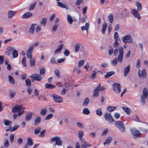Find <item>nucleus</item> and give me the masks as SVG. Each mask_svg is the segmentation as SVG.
I'll return each mask as SVG.
<instances>
[{
    "instance_id": "8",
    "label": "nucleus",
    "mask_w": 148,
    "mask_h": 148,
    "mask_svg": "<svg viewBox=\"0 0 148 148\" xmlns=\"http://www.w3.org/2000/svg\"><path fill=\"white\" fill-rule=\"evenodd\" d=\"M29 77L33 79L32 80V81H34L35 80H36L38 81H40L42 79L41 76L37 73H35L34 74L31 75Z\"/></svg>"
},
{
    "instance_id": "20",
    "label": "nucleus",
    "mask_w": 148,
    "mask_h": 148,
    "mask_svg": "<svg viewBox=\"0 0 148 148\" xmlns=\"http://www.w3.org/2000/svg\"><path fill=\"white\" fill-rule=\"evenodd\" d=\"M33 114L32 112L26 114L25 116V121H29L31 119Z\"/></svg>"
},
{
    "instance_id": "32",
    "label": "nucleus",
    "mask_w": 148,
    "mask_h": 148,
    "mask_svg": "<svg viewBox=\"0 0 148 148\" xmlns=\"http://www.w3.org/2000/svg\"><path fill=\"white\" fill-rule=\"evenodd\" d=\"M67 20L70 24H71L72 23L73 20L71 15H67Z\"/></svg>"
},
{
    "instance_id": "44",
    "label": "nucleus",
    "mask_w": 148,
    "mask_h": 148,
    "mask_svg": "<svg viewBox=\"0 0 148 148\" xmlns=\"http://www.w3.org/2000/svg\"><path fill=\"white\" fill-rule=\"evenodd\" d=\"M47 112V110L46 108H42L41 109L40 114L42 116L45 115Z\"/></svg>"
},
{
    "instance_id": "43",
    "label": "nucleus",
    "mask_w": 148,
    "mask_h": 148,
    "mask_svg": "<svg viewBox=\"0 0 148 148\" xmlns=\"http://www.w3.org/2000/svg\"><path fill=\"white\" fill-rule=\"evenodd\" d=\"M83 112L84 114L88 115L90 113V112L88 108H85L83 110Z\"/></svg>"
},
{
    "instance_id": "37",
    "label": "nucleus",
    "mask_w": 148,
    "mask_h": 148,
    "mask_svg": "<svg viewBox=\"0 0 148 148\" xmlns=\"http://www.w3.org/2000/svg\"><path fill=\"white\" fill-rule=\"evenodd\" d=\"M45 88L49 89H53L55 87V86L49 84L48 83H46L45 85Z\"/></svg>"
},
{
    "instance_id": "1",
    "label": "nucleus",
    "mask_w": 148,
    "mask_h": 148,
    "mask_svg": "<svg viewBox=\"0 0 148 148\" xmlns=\"http://www.w3.org/2000/svg\"><path fill=\"white\" fill-rule=\"evenodd\" d=\"M119 53L118 54V58H115L111 62V64L114 66H115L118 62L120 63L122 62L123 54L124 49L122 47H120L119 48Z\"/></svg>"
},
{
    "instance_id": "62",
    "label": "nucleus",
    "mask_w": 148,
    "mask_h": 148,
    "mask_svg": "<svg viewBox=\"0 0 148 148\" xmlns=\"http://www.w3.org/2000/svg\"><path fill=\"white\" fill-rule=\"evenodd\" d=\"M96 75H97L96 72L95 71H93L92 74L91 75V78H92L93 79H95Z\"/></svg>"
},
{
    "instance_id": "15",
    "label": "nucleus",
    "mask_w": 148,
    "mask_h": 148,
    "mask_svg": "<svg viewBox=\"0 0 148 148\" xmlns=\"http://www.w3.org/2000/svg\"><path fill=\"white\" fill-rule=\"evenodd\" d=\"M130 67V65H128L126 67L124 68L123 71V75L124 77H126L129 72Z\"/></svg>"
},
{
    "instance_id": "60",
    "label": "nucleus",
    "mask_w": 148,
    "mask_h": 148,
    "mask_svg": "<svg viewBox=\"0 0 148 148\" xmlns=\"http://www.w3.org/2000/svg\"><path fill=\"white\" fill-rule=\"evenodd\" d=\"M83 2V0H77L75 2V4L77 6H79Z\"/></svg>"
},
{
    "instance_id": "6",
    "label": "nucleus",
    "mask_w": 148,
    "mask_h": 148,
    "mask_svg": "<svg viewBox=\"0 0 148 148\" xmlns=\"http://www.w3.org/2000/svg\"><path fill=\"white\" fill-rule=\"evenodd\" d=\"M121 85L117 83H114L113 85V90L117 93H119L121 91Z\"/></svg>"
},
{
    "instance_id": "61",
    "label": "nucleus",
    "mask_w": 148,
    "mask_h": 148,
    "mask_svg": "<svg viewBox=\"0 0 148 148\" xmlns=\"http://www.w3.org/2000/svg\"><path fill=\"white\" fill-rule=\"evenodd\" d=\"M14 138V135L13 134H11L10 135V141L11 143H13Z\"/></svg>"
},
{
    "instance_id": "27",
    "label": "nucleus",
    "mask_w": 148,
    "mask_h": 148,
    "mask_svg": "<svg viewBox=\"0 0 148 148\" xmlns=\"http://www.w3.org/2000/svg\"><path fill=\"white\" fill-rule=\"evenodd\" d=\"M41 118L39 116L37 117L35 119L34 125H37L39 124L40 122Z\"/></svg>"
},
{
    "instance_id": "49",
    "label": "nucleus",
    "mask_w": 148,
    "mask_h": 148,
    "mask_svg": "<svg viewBox=\"0 0 148 148\" xmlns=\"http://www.w3.org/2000/svg\"><path fill=\"white\" fill-rule=\"evenodd\" d=\"M108 19L110 23H112L113 21V16L112 14H110L108 16Z\"/></svg>"
},
{
    "instance_id": "36",
    "label": "nucleus",
    "mask_w": 148,
    "mask_h": 148,
    "mask_svg": "<svg viewBox=\"0 0 148 148\" xmlns=\"http://www.w3.org/2000/svg\"><path fill=\"white\" fill-rule=\"evenodd\" d=\"M116 107L115 106H109L107 108V110L110 112H112L116 109Z\"/></svg>"
},
{
    "instance_id": "58",
    "label": "nucleus",
    "mask_w": 148,
    "mask_h": 148,
    "mask_svg": "<svg viewBox=\"0 0 148 148\" xmlns=\"http://www.w3.org/2000/svg\"><path fill=\"white\" fill-rule=\"evenodd\" d=\"M54 73L58 77H60V71H59V70H58L57 69H56L54 70Z\"/></svg>"
},
{
    "instance_id": "4",
    "label": "nucleus",
    "mask_w": 148,
    "mask_h": 148,
    "mask_svg": "<svg viewBox=\"0 0 148 148\" xmlns=\"http://www.w3.org/2000/svg\"><path fill=\"white\" fill-rule=\"evenodd\" d=\"M115 126L121 131L123 132L125 131L124 125L122 122L120 121H116L115 123Z\"/></svg>"
},
{
    "instance_id": "63",
    "label": "nucleus",
    "mask_w": 148,
    "mask_h": 148,
    "mask_svg": "<svg viewBox=\"0 0 148 148\" xmlns=\"http://www.w3.org/2000/svg\"><path fill=\"white\" fill-rule=\"evenodd\" d=\"M53 116V115L52 114H50L47 115L45 117V119L48 120L52 118Z\"/></svg>"
},
{
    "instance_id": "25",
    "label": "nucleus",
    "mask_w": 148,
    "mask_h": 148,
    "mask_svg": "<svg viewBox=\"0 0 148 148\" xmlns=\"http://www.w3.org/2000/svg\"><path fill=\"white\" fill-rule=\"evenodd\" d=\"M36 25L37 24H33L31 25L29 32V33L32 34L33 33L34 30L35 25Z\"/></svg>"
},
{
    "instance_id": "31",
    "label": "nucleus",
    "mask_w": 148,
    "mask_h": 148,
    "mask_svg": "<svg viewBox=\"0 0 148 148\" xmlns=\"http://www.w3.org/2000/svg\"><path fill=\"white\" fill-rule=\"evenodd\" d=\"M8 78L10 83L12 84H14L15 83V80L13 77L10 75H9Z\"/></svg>"
},
{
    "instance_id": "35",
    "label": "nucleus",
    "mask_w": 148,
    "mask_h": 148,
    "mask_svg": "<svg viewBox=\"0 0 148 148\" xmlns=\"http://www.w3.org/2000/svg\"><path fill=\"white\" fill-rule=\"evenodd\" d=\"M27 145H28L29 146H32L33 145V140L30 138H27V142L26 143Z\"/></svg>"
},
{
    "instance_id": "5",
    "label": "nucleus",
    "mask_w": 148,
    "mask_h": 148,
    "mask_svg": "<svg viewBox=\"0 0 148 148\" xmlns=\"http://www.w3.org/2000/svg\"><path fill=\"white\" fill-rule=\"evenodd\" d=\"M104 117L106 120L109 123L114 122V119L110 113H106L104 115Z\"/></svg>"
},
{
    "instance_id": "9",
    "label": "nucleus",
    "mask_w": 148,
    "mask_h": 148,
    "mask_svg": "<svg viewBox=\"0 0 148 148\" xmlns=\"http://www.w3.org/2000/svg\"><path fill=\"white\" fill-rule=\"evenodd\" d=\"M131 132L132 134L133 135L138 138L140 137L141 133L138 130L134 128L131 129Z\"/></svg>"
},
{
    "instance_id": "53",
    "label": "nucleus",
    "mask_w": 148,
    "mask_h": 148,
    "mask_svg": "<svg viewBox=\"0 0 148 148\" xmlns=\"http://www.w3.org/2000/svg\"><path fill=\"white\" fill-rule=\"evenodd\" d=\"M108 128L105 129L102 133L101 136H105L108 132Z\"/></svg>"
},
{
    "instance_id": "13",
    "label": "nucleus",
    "mask_w": 148,
    "mask_h": 148,
    "mask_svg": "<svg viewBox=\"0 0 148 148\" xmlns=\"http://www.w3.org/2000/svg\"><path fill=\"white\" fill-rule=\"evenodd\" d=\"M100 86V84H99L97 87L94 90V93L92 96V97H97L99 95V88Z\"/></svg>"
},
{
    "instance_id": "28",
    "label": "nucleus",
    "mask_w": 148,
    "mask_h": 148,
    "mask_svg": "<svg viewBox=\"0 0 148 148\" xmlns=\"http://www.w3.org/2000/svg\"><path fill=\"white\" fill-rule=\"evenodd\" d=\"M81 44L79 43H76L75 45V52H78L80 49Z\"/></svg>"
},
{
    "instance_id": "29",
    "label": "nucleus",
    "mask_w": 148,
    "mask_h": 148,
    "mask_svg": "<svg viewBox=\"0 0 148 148\" xmlns=\"http://www.w3.org/2000/svg\"><path fill=\"white\" fill-rule=\"evenodd\" d=\"M12 55L13 58H16L18 56L17 51L15 49H14L12 52Z\"/></svg>"
},
{
    "instance_id": "42",
    "label": "nucleus",
    "mask_w": 148,
    "mask_h": 148,
    "mask_svg": "<svg viewBox=\"0 0 148 148\" xmlns=\"http://www.w3.org/2000/svg\"><path fill=\"white\" fill-rule=\"evenodd\" d=\"M58 139H60V137H56L51 138L50 139V142H56L57 140H58Z\"/></svg>"
},
{
    "instance_id": "59",
    "label": "nucleus",
    "mask_w": 148,
    "mask_h": 148,
    "mask_svg": "<svg viewBox=\"0 0 148 148\" xmlns=\"http://www.w3.org/2000/svg\"><path fill=\"white\" fill-rule=\"evenodd\" d=\"M33 46H30L27 50V52L32 53L33 51Z\"/></svg>"
},
{
    "instance_id": "54",
    "label": "nucleus",
    "mask_w": 148,
    "mask_h": 148,
    "mask_svg": "<svg viewBox=\"0 0 148 148\" xmlns=\"http://www.w3.org/2000/svg\"><path fill=\"white\" fill-rule=\"evenodd\" d=\"M45 69L44 68H43L40 69V75H42L45 74Z\"/></svg>"
},
{
    "instance_id": "55",
    "label": "nucleus",
    "mask_w": 148,
    "mask_h": 148,
    "mask_svg": "<svg viewBox=\"0 0 148 148\" xmlns=\"http://www.w3.org/2000/svg\"><path fill=\"white\" fill-rule=\"evenodd\" d=\"M26 58L25 57H23L22 59L21 62L23 64V65L24 66L26 67L27 64L26 63Z\"/></svg>"
},
{
    "instance_id": "38",
    "label": "nucleus",
    "mask_w": 148,
    "mask_h": 148,
    "mask_svg": "<svg viewBox=\"0 0 148 148\" xmlns=\"http://www.w3.org/2000/svg\"><path fill=\"white\" fill-rule=\"evenodd\" d=\"M62 145V142L60 140V139H58V140H57L56 141L55 143L54 144V145L56 146V145H58V146H61Z\"/></svg>"
},
{
    "instance_id": "40",
    "label": "nucleus",
    "mask_w": 148,
    "mask_h": 148,
    "mask_svg": "<svg viewBox=\"0 0 148 148\" xmlns=\"http://www.w3.org/2000/svg\"><path fill=\"white\" fill-rule=\"evenodd\" d=\"M36 4V2H34L33 3H31L30 4V8L29 10V11L33 10L35 8Z\"/></svg>"
},
{
    "instance_id": "50",
    "label": "nucleus",
    "mask_w": 148,
    "mask_h": 148,
    "mask_svg": "<svg viewBox=\"0 0 148 148\" xmlns=\"http://www.w3.org/2000/svg\"><path fill=\"white\" fill-rule=\"evenodd\" d=\"M84 60H80L78 63V67L79 68L82 67L84 63Z\"/></svg>"
},
{
    "instance_id": "57",
    "label": "nucleus",
    "mask_w": 148,
    "mask_h": 148,
    "mask_svg": "<svg viewBox=\"0 0 148 148\" xmlns=\"http://www.w3.org/2000/svg\"><path fill=\"white\" fill-rule=\"evenodd\" d=\"M110 48L108 50V54L110 55H111L112 54V53H113L114 49L112 48V47H110Z\"/></svg>"
},
{
    "instance_id": "16",
    "label": "nucleus",
    "mask_w": 148,
    "mask_h": 148,
    "mask_svg": "<svg viewBox=\"0 0 148 148\" xmlns=\"http://www.w3.org/2000/svg\"><path fill=\"white\" fill-rule=\"evenodd\" d=\"M91 145H89L86 141H82L81 142V148H86L87 147H90Z\"/></svg>"
},
{
    "instance_id": "22",
    "label": "nucleus",
    "mask_w": 148,
    "mask_h": 148,
    "mask_svg": "<svg viewBox=\"0 0 148 148\" xmlns=\"http://www.w3.org/2000/svg\"><path fill=\"white\" fill-rule=\"evenodd\" d=\"M115 73V72L114 71H111L109 72H107L106 74L105 75L104 78H107L113 75Z\"/></svg>"
},
{
    "instance_id": "39",
    "label": "nucleus",
    "mask_w": 148,
    "mask_h": 148,
    "mask_svg": "<svg viewBox=\"0 0 148 148\" xmlns=\"http://www.w3.org/2000/svg\"><path fill=\"white\" fill-rule=\"evenodd\" d=\"M144 97V98L146 99L148 95V91L147 89L145 88L143 91V95Z\"/></svg>"
},
{
    "instance_id": "23",
    "label": "nucleus",
    "mask_w": 148,
    "mask_h": 148,
    "mask_svg": "<svg viewBox=\"0 0 148 148\" xmlns=\"http://www.w3.org/2000/svg\"><path fill=\"white\" fill-rule=\"evenodd\" d=\"M16 12L10 10L8 12V17L10 18H12L16 14Z\"/></svg>"
},
{
    "instance_id": "64",
    "label": "nucleus",
    "mask_w": 148,
    "mask_h": 148,
    "mask_svg": "<svg viewBox=\"0 0 148 148\" xmlns=\"http://www.w3.org/2000/svg\"><path fill=\"white\" fill-rule=\"evenodd\" d=\"M69 53H70V52L68 50L66 49H65L64 52V55L66 56H68L69 55Z\"/></svg>"
},
{
    "instance_id": "19",
    "label": "nucleus",
    "mask_w": 148,
    "mask_h": 148,
    "mask_svg": "<svg viewBox=\"0 0 148 148\" xmlns=\"http://www.w3.org/2000/svg\"><path fill=\"white\" fill-rule=\"evenodd\" d=\"M63 47V45L61 44L60 45L58 46V48L54 52V54H56L60 52L61 50L62 49Z\"/></svg>"
},
{
    "instance_id": "12",
    "label": "nucleus",
    "mask_w": 148,
    "mask_h": 148,
    "mask_svg": "<svg viewBox=\"0 0 148 148\" xmlns=\"http://www.w3.org/2000/svg\"><path fill=\"white\" fill-rule=\"evenodd\" d=\"M14 49H15V48L14 47H9L7 48L5 53L8 56H10L12 52Z\"/></svg>"
},
{
    "instance_id": "18",
    "label": "nucleus",
    "mask_w": 148,
    "mask_h": 148,
    "mask_svg": "<svg viewBox=\"0 0 148 148\" xmlns=\"http://www.w3.org/2000/svg\"><path fill=\"white\" fill-rule=\"evenodd\" d=\"M112 138L111 137H109L103 143V144L104 145H109L111 142Z\"/></svg>"
},
{
    "instance_id": "33",
    "label": "nucleus",
    "mask_w": 148,
    "mask_h": 148,
    "mask_svg": "<svg viewBox=\"0 0 148 148\" xmlns=\"http://www.w3.org/2000/svg\"><path fill=\"white\" fill-rule=\"evenodd\" d=\"M122 108L127 114H130L131 112V110L129 108L126 107V106H124Z\"/></svg>"
},
{
    "instance_id": "56",
    "label": "nucleus",
    "mask_w": 148,
    "mask_h": 148,
    "mask_svg": "<svg viewBox=\"0 0 148 148\" xmlns=\"http://www.w3.org/2000/svg\"><path fill=\"white\" fill-rule=\"evenodd\" d=\"M140 59H138L137 60V63L136 64V67L137 68H139L140 67Z\"/></svg>"
},
{
    "instance_id": "2",
    "label": "nucleus",
    "mask_w": 148,
    "mask_h": 148,
    "mask_svg": "<svg viewBox=\"0 0 148 148\" xmlns=\"http://www.w3.org/2000/svg\"><path fill=\"white\" fill-rule=\"evenodd\" d=\"M25 108L21 106L16 105L12 109V112H13L15 113L18 112L17 114H15L13 115L14 119H15L18 115V116H20L23 114L24 112Z\"/></svg>"
},
{
    "instance_id": "24",
    "label": "nucleus",
    "mask_w": 148,
    "mask_h": 148,
    "mask_svg": "<svg viewBox=\"0 0 148 148\" xmlns=\"http://www.w3.org/2000/svg\"><path fill=\"white\" fill-rule=\"evenodd\" d=\"M96 114L98 116H100L102 114L101 109L100 108H99L96 110Z\"/></svg>"
},
{
    "instance_id": "10",
    "label": "nucleus",
    "mask_w": 148,
    "mask_h": 148,
    "mask_svg": "<svg viewBox=\"0 0 148 148\" xmlns=\"http://www.w3.org/2000/svg\"><path fill=\"white\" fill-rule=\"evenodd\" d=\"M52 96L55 102H56L61 103L63 101V98L55 94L52 95Z\"/></svg>"
},
{
    "instance_id": "52",
    "label": "nucleus",
    "mask_w": 148,
    "mask_h": 148,
    "mask_svg": "<svg viewBox=\"0 0 148 148\" xmlns=\"http://www.w3.org/2000/svg\"><path fill=\"white\" fill-rule=\"evenodd\" d=\"M84 135V132H83L79 131H78V137L80 139H81Z\"/></svg>"
},
{
    "instance_id": "11",
    "label": "nucleus",
    "mask_w": 148,
    "mask_h": 148,
    "mask_svg": "<svg viewBox=\"0 0 148 148\" xmlns=\"http://www.w3.org/2000/svg\"><path fill=\"white\" fill-rule=\"evenodd\" d=\"M138 75L140 78L142 77L143 79H144L146 78L147 75L146 71L145 69H144L142 70L141 73L140 71L138 72Z\"/></svg>"
},
{
    "instance_id": "14",
    "label": "nucleus",
    "mask_w": 148,
    "mask_h": 148,
    "mask_svg": "<svg viewBox=\"0 0 148 148\" xmlns=\"http://www.w3.org/2000/svg\"><path fill=\"white\" fill-rule=\"evenodd\" d=\"M32 16V14L30 12H27L25 13L22 16L23 19H26Z\"/></svg>"
},
{
    "instance_id": "17",
    "label": "nucleus",
    "mask_w": 148,
    "mask_h": 148,
    "mask_svg": "<svg viewBox=\"0 0 148 148\" xmlns=\"http://www.w3.org/2000/svg\"><path fill=\"white\" fill-rule=\"evenodd\" d=\"M57 5L59 7L62 8H65L67 10L69 9V7L66 5L60 2H57Z\"/></svg>"
},
{
    "instance_id": "7",
    "label": "nucleus",
    "mask_w": 148,
    "mask_h": 148,
    "mask_svg": "<svg viewBox=\"0 0 148 148\" xmlns=\"http://www.w3.org/2000/svg\"><path fill=\"white\" fill-rule=\"evenodd\" d=\"M131 13L132 14L134 17L137 18L138 20H140L141 18V16L138 12V11L134 9H131Z\"/></svg>"
},
{
    "instance_id": "47",
    "label": "nucleus",
    "mask_w": 148,
    "mask_h": 148,
    "mask_svg": "<svg viewBox=\"0 0 148 148\" xmlns=\"http://www.w3.org/2000/svg\"><path fill=\"white\" fill-rule=\"evenodd\" d=\"M59 26L58 24H56L53 26L51 31L52 32H55L57 30L58 27Z\"/></svg>"
},
{
    "instance_id": "21",
    "label": "nucleus",
    "mask_w": 148,
    "mask_h": 148,
    "mask_svg": "<svg viewBox=\"0 0 148 148\" xmlns=\"http://www.w3.org/2000/svg\"><path fill=\"white\" fill-rule=\"evenodd\" d=\"M90 25L89 23H87L85 24V26H83L81 27V29L82 31L86 30L88 32V30L89 28Z\"/></svg>"
},
{
    "instance_id": "48",
    "label": "nucleus",
    "mask_w": 148,
    "mask_h": 148,
    "mask_svg": "<svg viewBox=\"0 0 148 148\" xmlns=\"http://www.w3.org/2000/svg\"><path fill=\"white\" fill-rule=\"evenodd\" d=\"M30 65L31 66H33L35 65V60L34 59H30Z\"/></svg>"
},
{
    "instance_id": "51",
    "label": "nucleus",
    "mask_w": 148,
    "mask_h": 148,
    "mask_svg": "<svg viewBox=\"0 0 148 148\" xmlns=\"http://www.w3.org/2000/svg\"><path fill=\"white\" fill-rule=\"evenodd\" d=\"M41 130V127H39L36 128L34 130V134H37L39 133Z\"/></svg>"
},
{
    "instance_id": "26",
    "label": "nucleus",
    "mask_w": 148,
    "mask_h": 148,
    "mask_svg": "<svg viewBox=\"0 0 148 148\" xmlns=\"http://www.w3.org/2000/svg\"><path fill=\"white\" fill-rule=\"evenodd\" d=\"M47 18H44L40 22V25L41 26L43 27H45V26L46 24L47 21Z\"/></svg>"
},
{
    "instance_id": "45",
    "label": "nucleus",
    "mask_w": 148,
    "mask_h": 148,
    "mask_svg": "<svg viewBox=\"0 0 148 148\" xmlns=\"http://www.w3.org/2000/svg\"><path fill=\"white\" fill-rule=\"evenodd\" d=\"M89 99L88 98H86L83 103V105L84 106H87L89 102Z\"/></svg>"
},
{
    "instance_id": "46",
    "label": "nucleus",
    "mask_w": 148,
    "mask_h": 148,
    "mask_svg": "<svg viewBox=\"0 0 148 148\" xmlns=\"http://www.w3.org/2000/svg\"><path fill=\"white\" fill-rule=\"evenodd\" d=\"M26 86H31V81L29 78H27L25 80Z\"/></svg>"
},
{
    "instance_id": "30",
    "label": "nucleus",
    "mask_w": 148,
    "mask_h": 148,
    "mask_svg": "<svg viewBox=\"0 0 148 148\" xmlns=\"http://www.w3.org/2000/svg\"><path fill=\"white\" fill-rule=\"evenodd\" d=\"M136 6L137 7V10L139 11L141 10L142 9L141 4L139 2H137L136 3Z\"/></svg>"
},
{
    "instance_id": "3",
    "label": "nucleus",
    "mask_w": 148,
    "mask_h": 148,
    "mask_svg": "<svg viewBox=\"0 0 148 148\" xmlns=\"http://www.w3.org/2000/svg\"><path fill=\"white\" fill-rule=\"evenodd\" d=\"M123 42L126 43H131L132 42V38L130 35H126L123 36L121 38Z\"/></svg>"
},
{
    "instance_id": "41",
    "label": "nucleus",
    "mask_w": 148,
    "mask_h": 148,
    "mask_svg": "<svg viewBox=\"0 0 148 148\" xmlns=\"http://www.w3.org/2000/svg\"><path fill=\"white\" fill-rule=\"evenodd\" d=\"M3 123L5 125H8L12 123V122L8 120L4 119L3 120Z\"/></svg>"
},
{
    "instance_id": "34",
    "label": "nucleus",
    "mask_w": 148,
    "mask_h": 148,
    "mask_svg": "<svg viewBox=\"0 0 148 148\" xmlns=\"http://www.w3.org/2000/svg\"><path fill=\"white\" fill-rule=\"evenodd\" d=\"M107 27V25L106 23H104L103 25V27L102 30V33L103 34H104L105 33Z\"/></svg>"
}]
</instances>
